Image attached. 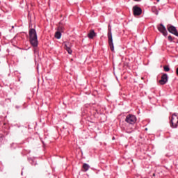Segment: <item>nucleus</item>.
<instances>
[{
	"instance_id": "obj_8",
	"label": "nucleus",
	"mask_w": 178,
	"mask_h": 178,
	"mask_svg": "<svg viewBox=\"0 0 178 178\" xmlns=\"http://www.w3.org/2000/svg\"><path fill=\"white\" fill-rule=\"evenodd\" d=\"M160 84L162 86H164V84H166L168 83V74H164L161 76V79L159 81Z\"/></svg>"
},
{
	"instance_id": "obj_11",
	"label": "nucleus",
	"mask_w": 178,
	"mask_h": 178,
	"mask_svg": "<svg viewBox=\"0 0 178 178\" xmlns=\"http://www.w3.org/2000/svg\"><path fill=\"white\" fill-rule=\"evenodd\" d=\"M62 37V33L59 31L56 32L55 33V38L57 40H60V38Z\"/></svg>"
},
{
	"instance_id": "obj_16",
	"label": "nucleus",
	"mask_w": 178,
	"mask_h": 178,
	"mask_svg": "<svg viewBox=\"0 0 178 178\" xmlns=\"http://www.w3.org/2000/svg\"><path fill=\"white\" fill-rule=\"evenodd\" d=\"M134 1H136V2H138V1H140V0H134Z\"/></svg>"
},
{
	"instance_id": "obj_2",
	"label": "nucleus",
	"mask_w": 178,
	"mask_h": 178,
	"mask_svg": "<svg viewBox=\"0 0 178 178\" xmlns=\"http://www.w3.org/2000/svg\"><path fill=\"white\" fill-rule=\"evenodd\" d=\"M108 38L110 49L112 52H113V51H115V46H113V39L112 38V29L111 28V25H108Z\"/></svg>"
},
{
	"instance_id": "obj_14",
	"label": "nucleus",
	"mask_w": 178,
	"mask_h": 178,
	"mask_svg": "<svg viewBox=\"0 0 178 178\" xmlns=\"http://www.w3.org/2000/svg\"><path fill=\"white\" fill-rule=\"evenodd\" d=\"M168 41H170V42H173V38H172V35H169L168 37Z\"/></svg>"
},
{
	"instance_id": "obj_4",
	"label": "nucleus",
	"mask_w": 178,
	"mask_h": 178,
	"mask_svg": "<svg viewBox=\"0 0 178 178\" xmlns=\"http://www.w3.org/2000/svg\"><path fill=\"white\" fill-rule=\"evenodd\" d=\"M125 122L129 124H135L136 122H137V117L134 115L129 114L126 117Z\"/></svg>"
},
{
	"instance_id": "obj_13",
	"label": "nucleus",
	"mask_w": 178,
	"mask_h": 178,
	"mask_svg": "<svg viewBox=\"0 0 178 178\" xmlns=\"http://www.w3.org/2000/svg\"><path fill=\"white\" fill-rule=\"evenodd\" d=\"M164 69V72H169V70H170V68H169V66L165 65L163 67Z\"/></svg>"
},
{
	"instance_id": "obj_3",
	"label": "nucleus",
	"mask_w": 178,
	"mask_h": 178,
	"mask_svg": "<svg viewBox=\"0 0 178 178\" xmlns=\"http://www.w3.org/2000/svg\"><path fill=\"white\" fill-rule=\"evenodd\" d=\"M178 126V114L174 113L172 115L171 120H170V127L172 129H177Z\"/></svg>"
},
{
	"instance_id": "obj_19",
	"label": "nucleus",
	"mask_w": 178,
	"mask_h": 178,
	"mask_svg": "<svg viewBox=\"0 0 178 178\" xmlns=\"http://www.w3.org/2000/svg\"><path fill=\"white\" fill-rule=\"evenodd\" d=\"M156 15H158V13H156Z\"/></svg>"
},
{
	"instance_id": "obj_6",
	"label": "nucleus",
	"mask_w": 178,
	"mask_h": 178,
	"mask_svg": "<svg viewBox=\"0 0 178 178\" xmlns=\"http://www.w3.org/2000/svg\"><path fill=\"white\" fill-rule=\"evenodd\" d=\"M133 12L134 16H140V15L143 13V10L141 9V8L135 6L133 7Z\"/></svg>"
},
{
	"instance_id": "obj_7",
	"label": "nucleus",
	"mask_w": 178,
	"mask_h": 178,
	"mask_svg": "<svg viewBox=\"0 0 178 178\" xmlns=\"http://www.w3.org/2000/svg\"><path fill=\"white\" fill-rule=\"evenodd\" d=\"M168 31H169V33H171V34H174V35L178 37L177 29L174 26L171 25L170 26H168Z\"/></svg>"
},
{
	"instance_id": "obj_9",
	"label": "nucleus",
	"mask_w": 178,
	"mask_h": 178,
	"mask_svg": "<svg viewBox=\"0 0 178 178\" xmlns=\"http://www.w3.org/2000/svg\"><path fill=\"white\" fill-rule=\"evenodd\" d=\"M64 47H65L67 52H68V54L70 55H72V53L73 51H72V49H70V43H69L67 42H64Z\"/></svg>"
},
{
	"instance_id": "obj_10",
	"label": "nucleus",
	"mask_w": 178,
	"mask_h": 178,
	"mask_svg": "<svg viewBox=\"0 0 178 178\" xmlns=\"http://www.w3.org/2000/svg\"><path fill=\"white\" fill-rule=\"evenodd\" d=\"M88 37L90 40H92V38H94V37H97V33H95V31H94L93 29H91L89 33L88 34Z\"/></svg>"
},
{
	"instance_id": "obj_5",
	"label": "nucleus",
	"mask_w": 178,
	"mask_h": 178,
	"mask_svg": "<svg viewBox=\"0 0 178 178\" xmlns=\"http://www.w3.org/2000/svg\"><path fill=\"white\" fill-rule=\"evenodd\" d=\"M157 29L159 31H160V33H161V34L164 35V37H166V35H168V31H166V28L165 27V26H163V24H161L158 25Z\"/></svg>"
},
{
	"instance_id": "obj_15",
	"label": "nucleus",
	"mask_w": 178,
	"mask_h": 178,
	"mask_svg": "<svg viewBox=\"0 0 178 178\" xmlns=\"http://www.w3.org/2000/svg\"><path fill=\"white\" fill-rule=\"evenodd\" d=\"M176 74H177V76H178V67L176 70Z\"/></svg>"
},
{
	"instance_id": "obj_1",
	"label": "nucleus",
	"mask_w": 178,
	"mask_h": 178,
	"mask_svg": "<svg viewBox=\"0 0 178 178\" xmlns=\"http://www.w3.org/2000/svg\"><path fill=\"white\" fill-rule=\"evenodd\" d=\"M29 38L30 43L32 47H38V38L37 36V31H35V29H31L29 30Z\"/></svg>"
},
{
	"instance_id": "obj_17",
	"label": "nucleus",
	"mask_w": 178,
	"mask_h": 178,
	"mask_svg": "<svg viewBox=\"0 0 178 178\" xmlns=\"http://www.w3.org/2000/svg\"><path fill=\"white\" fill-rule=\"evenodd\" d=\"M128 133H131V131H128Z\"/></svg>"
},
{
	"instance_id": "obj_12",
	"label": "nucleus",
	"mask_w": 178,
	"mask_h": 178,
	"mask_svg": "<svg viewBox=\"0 0 178 178\" xmlns=\"http://www.w3.org/2000/svg\"><path fill=\"white\" fill-rule=\"evenodd\" d=\"M83 168L84 169V172H87V170L90 169V165L87 163H83Z\"/></svg>"
},
{
	"instance_id": "obj_18",
	"label": "nucleus",
	"mask_w": 178,
	"mask_h": 178,
	"mask_svg": "<svg viewBox=\"0 0 178 178\" xmlns=\"http://www.w3.org/2000/svg\"><path fill=\"white\" fill-rule=\"evenodd\" d=\"M157 2H159V0H157Z\"/></svg>"
}]
</instances>
